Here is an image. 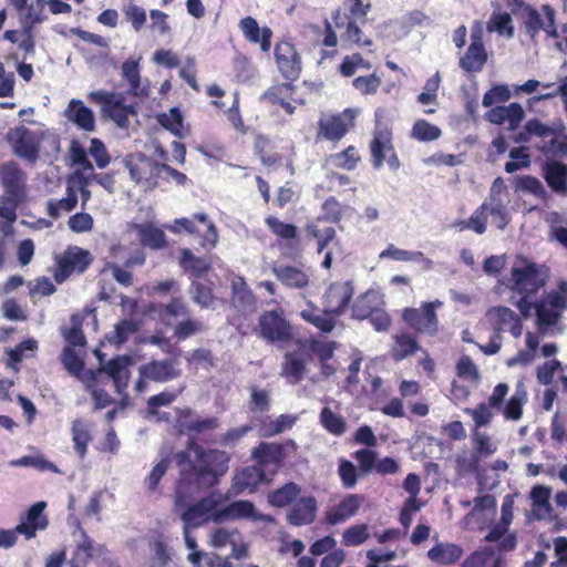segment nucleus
I'll return each mask as SVG.
<instances>
[{"label":"nucleus","instance_id":"44","mask_svg":"<svg viewBox=\"0 0 567 567\" xmlns=\"http://www.w3.org/2000/svg\"><path fill=\"white\" fill-rule=\"evenodd\" d=\"M328 161L336 168L353 171L361 162V156L354 145H349L343 151L331 154Z\"/></svg>","mask_w":567,"mask_h":567},{"label":"nucleus","instance_id":"31","mask_svg":"<svg viewBox=\"0 0 567 567\" xmlns=\"http://www.w3.org/2000/svg\"><path fill=\"white\" fill-rule=\"evenodd\" d=\"M381 306H384L382 296L375 290H367L354 300L351 307L352 318L368 319Z\"/></svg>","mask_w":567,"mask_h":567},{"label":"nucleus","instance_id":"63","mask_svg":"<svg viewBox=\"0 0 567 567\" xmlns=\"http://www.w3.org/2000/svg\"><path fill=\"white\" fill-rule=\"evenodd\" d=\"M158 123L176 136H182L183 116L177 107H172L168 113H162L157 117Z\"/></svg>","mask_w":567,"mask_h":567},{"label":"nucleus","instance_id":"5","mask_svg":"<svg viewBox=\"0 0 567 567\" xmlns=\"http://www.w3.org/2000/svg\"><path fill=\"white\" fill-rule=\"evenodd\" d=\"M124 165L131 179L141 185L145 192L153 190L158 186L163 163L138 152L128 154L124 159Z\"/></svg>","mask_w":567,"mask_h":567},{"label":"nucleus","instance_id":"26","mask_svg":"<svg viewBox=\"0 0 567 567\" xmlns=\"http://www.w3.org/2000/svg\"><path fill=\"white\" fill-rule=\"evenodd\" d=\"M362 503V497L358 494H349L336 506L327 512L324 520L328 525L334 526L347 522L353 517Z\"/></svg>","mask_w":567,"mask_h":567},{"label":"nucleus","instance_id":"60","mask_svg":"<svg viewBox=\"0 0 567 567\" xmlns=\"http://www.w3.org/2000/svg\"><path fill=\"white\" fill-rule=\"evenodd\" d=\"M78 204V194L76 192L69 186L66 188V196L59 199L58 202H49L48 212L52 218H58L60 216V212H71L75 208Z\"/></svg>","mask_w":567,"mask_h":567},{"label":"nucleus","instance_id":"54","mask_svg":"<svg viewBox=\"0 0 567 567\" xmlns=\"http://www.w3.org/2000/svg\"><path fill=\"white\" fill-rule=\"evenodd\" d=\"M540 301L563 312L567 308V280L560 278L557 289L547 291Z\"/></svg>","mask_w":567,"mask_h":567},{"label":"nucleus","instance_id":"41","mask_svg":"<svg viewBox=\"0 0 567 567\" xmlns=\"http://www.w3.org/2000/svg\"><path fill=\"white\" fill-rule=\"evenodd\" d=\"M516 316L512 309L504 306L493 307L486 312V318L493 331L498 334L507 330Z\"/></svg>","mask_w":567,"mask_h":567},{"label":"nucleus","instance_id":"13","mask_svg":"<svg viewBox=\"0 0 567 567\" xmlns=\"http://www.w3.org/2000/svg\"><path fill=\"white\" fill-rule=\"evenodd\" d=\"M274 56L277 69L285 81H297L300 78L302 61L292 42L278 41L275 44Z\"/></svg>","mask_w":567,"mask_h":567},{"label":"nucleus","instance_id":"17","mask_svg":"<svg viewBox=\"0 0 567 567\" xmlns=\"http://www.w3.org/2000/svg\"><path fill=\"white\" fill-rule=\"evenodd\" d=\"M230 303L237 313L250 317L257 311V298L243 276H236L230 284Z\"/></svg>","mask_w":567,"mask_h":567},{"label":"nucleus","instance_id":"12","mask_svg":"<svg viewBox=\"0 0 567 567\" xmlns=\"http://www.w3.org/2000/svg\"><path fill=\"white\" fill-rule=\"evenodd\" d=\"M190 499L182 508H176L174 505L176 512L183 511L181 518L184 522V528L199 527L209 519L214 522V516L218 512L217 507L220 504L219 495L213 493L193 505H188Z\"/></svg>","mask_w":567,"mask_h":567},{"label":"nucleus","instance_id":"39","mask_svg":"<svg viewBox=\"0 0 567 567\" xmlns=\"http://www.w3.org/2000/svg\"><path fill=\"white\" fill-rule=\"evenodd\" d=\"M122 76L130 86V93L134 96H146L148 91L141 87V73L138 61L127 59L122 64Z\"/></svg>","mask_w":567,"mask_h":567},{"label":"nucleus","instance_id":"16","mask_svg":"<svg viewBox=\"0 0 567 567\" xmlns=\"http://www.w3.org/2000/svg\"><path fill=\"white\" fill-rule=\"evenodd\" d=\"M271 272L287 289L306 291L310 288L311 277L303 266L274 264Z\"/></svg>","mask_w":567,"mask_h":567},{"label":"nucleus","instance_id":"22","mask_svg":"<svg viewBox=\"0 0 567 567\" xmlns=\"http://www.w3.org/2000/svg\"><path fill=\"white\" fill-rule=\"evenodd\" d=\"M0 183L6 192L27 194V173L16 161L0 164Z\"/></svg>","mask_w":567,"mask_h":567},{"label":"nucleus","instance_id":"10","mask_svg":"<svg viewBox=\"0 0 567 567\" xmlns=\"http://www.w3.org/2000/svg\"><path fill=\"white\" fill-rule=\"evenodd\" d=\"M259 336L268 342H287L292 338L291 326L279 307L264 311L258 319Z\"/></svg>","mask_w":567,"mask_h":567},{"label":"nucleus","instance_id":"23","mask_svg":"<svg viewBox=\"0 0 567 567\" xmlns=\"http://www.w3.org/2000/svg\"><path fill=\"white\" fill-rule=\"evenodd\" d=\"M27 194L3 192L0 195V218L4 221H0V231L4 236L12 235V225L17 220V209L19 205L24 200Z\"/></svg>","mask_w":567,"mask_h":567},{"label":"nucleus","instance_id":"56","mask_svg":"<svg viewBox=\"0 0 567 567\" xmlns=\"http://www.w3.org/2000/svg\"><path fill=\"white\" fill-rule=\"evenodd\" d=\"M441 134L440 127L425 120L415 121L411 130V136L419 142L435 141L440 138Z\"/></svg>","mask_w":567,"mask_h":567},{"label":"nucleus","instance_id":"8","mask_svg":"<svg viewBox=\"0 0 567 567\" xmlns=\"http://www.w3.org/2000/svg\"><path fill=\"white\" fill-rule=\"evenodd\" d=\"M87 97L91 102L100 104L104 114L120 127H127L130 115L136 114L133 105L124 103L122 94L100 90L91 92Z\"/></svg>","mask_w":567,"mask_h":567},{"label":"nucleus","instance_id":"40","mask_svg":"<svg viewBox=\"0 0 567 567\" xmlns=\"http://www.w3.org/2000/svg\"><path fill=\"white\" fill-rule=\"evenodd\" d=\"M419 349L420 346L415 337L409 333L396 334L391 348V357L396 362L402 361L403 359L414 354Z\"/></svg>","mask_w":567,"mask_h":567},{"label":"nucleus","instance_id":"2","mask_svg":"<svg viewBox=\"0 0 567 567\" xmlns=\"http://www.w3.org/2000/svg\"><path fill=\"white\" fill-rule=\"evenodd\" d=\"M550 270L546 265L517 256L511 269L509 289L519 295H536L549 279Z\"/></svg>","mask_w":567,"mask_h":567},{"label":"nucleus","instance_id":"21","mask_svg":"<svg viewBox=\"0 0 567 567\" xmlns=\"http://www.w3.org/2000/svg\"><path fill=\"white\" fill-rule=\"evenodd\" d=\"M238 27L249 43L258 44L264 53L270 51L274 32L269 27L260 28L257 20L250 16L243 18Z\"/></svg>","mask_w":567,"mask_h":567},{"label":"nucleus","instance_id":"14","mask_svg":"<svg viewBox=\"0 0 567 567\" xmlns=\"http://www.w3.org/2000/svg\"><path fill=\"white\" fill-rule=\"evenodd\" d=\"M354 293V289L349 281L332 282L322 296V305L326 313H331L334 318L342 316Z\"/></svg>","mask_w":567,"mask_h":567},{"label":"nucleus","instance_id":"53","mask_svg":"<svg viewBox=\"0 0 567 567\" xmlns=\"http://www.w3.org/2000/svg\"><path fill=\"white\" fill-rule=\"evenodd\" d=\"M295 82L296 81H286L270 86L264 93V99L270 104H279L285 100H292L296 92Z\"/></svg>","mask_w":567,"mask_h":567},{"label":"nucleus","instance_id":"36","mask_svg":"<svg viewBox=\"0 0 567 567\" xmlns=\"http://www.w3.org/2000/svg\"><path fill=\"white\" fill-rule=\"evenodd\" d=\"M142 246L153 250H159L167 247L165 233L152 223L138 224L135 227Z\"/></svg>","mask_w":567,"mask_h":567},{"label":"nucleus","instance_id":"52","mask_svg":"<svg viewBox=\"0 0 567 567\" xmlns=\"http://www.w3.org/2000/svg\"><path fill=\"white\" fill-rule=\"evenodd\" d=\"M372 64L370 61L365 60L361 53L355 52L350 55H346L338 70L339 73L344 78L353 76L359 69L370 70Z\"/></svg>","mask_w":567,"mask_h":567},{"label":"nucleus","instance_id":"11","mask_svg":"<svg viewBox=\"0 0 567 567\" xmlns=\"http://www.w3.org/2000/svg\"><path fill=\"white\" fill-rule=\"evenodd\" d=\"M357 112L352 109L323 116L318 121L317 140L341 141L354 127Z\"/></svg>","mask_w":567,"mask_h":567},{"label":"nucleus","instance_id":"19","mask_svg":"<svg viewBox=\"0 0 567 567\" xmlns=\"http://www.w3.org/2000/svg\"><path fill=\"white\" fill-rule=\"evenodd\" d=\"M542 177L551 194L567 196V164L558 159H546L542 164Z\"/></svg>","mask_w":567,"mask_h":567},{"label":"nucleus","instance_id":"28","mask_svg":"<svg viewBox=\"0 0 567 567\" xmlns=\"http://www.w3.org/2000/svg\"><path fill=\"white\" fill-rule=\"evenodd\" d=\"M64 116L84 132L95 130L94 114L81 100L72 99L64 111Z\"/></svg>","mask_w":567,"mask_h":567},{"label":"nucleus","instance_id":"37","mask_svg":"<svg viewBox=\"0 0 567 567\" xmlns=\"http://www.w3.org/2000/svg\"><path fill=\"white\" fill-rule=\"evenodd\" d=\"M73 447L78 456L83 460L87 454L89 443L92 441L91 426L81 419H75L71 424Z\"/></svg>","mask_w":567,"mask_h":567},{"label":"nucleus","instance_id":"6","mask_svg":"<svg viewBox=\"0 0 567 567\" xmlns=\"http://www.w3.org/2000/svg\"><path fill=\"white\" fill-rule=\"evenodd\" d=\"M6 140L12 152L19 158L30 164H35L40 157L42 136L24 125L10 128Z\"/></svg>","mask_w":567,"mask_h":567},{"label":"nucleus","instance_id":"18","mask_svg":"<svg viewBox=\"0 0 567 567\" xmlns=\"http://www.w3.org/2000/svg\"><path fill=\"white\" fill-rule=\"evenodd\" d=\"M254 461L267 473L269 466L274 474L286 457L285 445L276 442H260L251 452Z\"/></svg>","mask_w":567,"mask_h":567},{"label":"nucleus","instance_id":"7","mask_svg":"<svg viewBox=\"0 0 567 567\" xmlns=\"http://www.w3.org/2000/svg\"><path fill=\"white\" fill-rule=\"evenodd\" d=\"M91 254L78 246H69L61 256L56 258V266L53 278L56 284H63L72 275L83 274L92 264Z\"/></svg>","mask_w":567,"mask_h":567},{"label":"nucleus","instance_id":"49","mask_svg":"<svg viewBox=\"0 0 567 567\" xmlns=\"http://www.w3.org/2000/svg\"><path fill=\"white\" fill-rule=\"evenodd\" d=\"M319 419L322 427L332 435L340 436L347 430L344 419L328 406L321 410Z\"/></svg>","mask_w":567,"mask_h":567},{"label":"nucleus","instance_id":"33","mask_svg":"<svg viewBox=\"0 0 567 567\" xmlns=\"http://www.w3.org/2000/svg\"><path fill=\"white\" fill-rule=\"evenodd\" d=\"M254 153L261 164L268 168L277 169L282 165V156L274 151V145L265 135H257L254 140Z\"/></svg>","mask_w":567,"mask_h":567},{"label":"nucleus","instance_id":"30","mask_svg":"<svg viewBox=\"0 0 567 567\" xmlns=\"http://www.w3.org/2000/svg\"><path fill=\"white\" fill-rule=\"evenodd\" d=\"M300 317L323 333H330L336 327V318L331 313H326L324 308L319 309L312 301L307 302V308L300 311Z\"/></svg>","mask_w":567,"mask_h":567},{"label":"nucleus","instance_id":"27","mask_svg":"<svg viewBox=\"0 0 567 567\" xmlns=\"http://www.w3.org/2000/svg\"><path fill=\"white\" fill-rule=\"evenodd\" d=\"M140 374L154 382H167L179 375L173 360H153L140 368Z\"/></svg>","mask_w":567,"mask_h":567},{"label":"nucleus","instance_id":"20","mask_svg":"<svg viewBox=\"0 0 567 567\" xmlns=\"http://www.w3.org/2000/svg\"><path fill=\"white\" fill-rule=\"evenodd\" d=\"M525 112L522 105L513 102L507 106H495L485 113L484 118L492 124L506 125V130L516 131L524 120Z\"/></svg>","mask_w":567,"mask_h":567},{"label":"nucleus","instance_id":"38","mask_svg":"<svg viewBox=\"0 0 567 567\" xmlns=\"http://www.w3.org/2000/svg\"><path fill=\"white\" fill-rule=\"evenodd\" d=\"M179 265L184 272L194 278H200L210 269V262L203 257L195 256L190 249L181 251Z\"/></svg>","mask_w":567,"mask_h":567},{"label":"nucleus","instance_id":"3","mask_svg":"<svg viewBox=\"0 0 567 567\" xmlns=\"http://www.w3.org/2000/svg\"><path fill=\"white\" fill-rule=\"evenodd\" d=\"M382 110L375 111V126L372 132V138L369 143L371 163L373 168L380 169L386 162L391 171H398L401 166L400 159L393 145L392 128L383 123Z\"/></svg>","mask_w":567,"mask_h":567},{"label":"nucleus","instance_id":"42","mask_svg":"<svg viewBox=\"0 0 567 567\" xmlns=\"http://www.w3.org/2000/svg\"><path fill=\"white\" fill-rule=\"evenodd\" d=\"M550 488L537 485L530 491V498L533 503V513L537 519H543L551 513L549 503Z\"/></svg>","mask_w":567,"mask_h":567},{"label":"nucleus","instance_id":"55","mask_svg":"<svg viewBox=\"0 0 567 567\" xmlns=\"http://www.w3.org/2000/svg\"><path fill=\"white\" fill-rule=\"evenodd\" d=\"M555 132L548 125L542 123L538 118L529 120L525 124L524 132H519L515 138L516 142H527L529 136L535 135L542 138L554 136Z\"/></svg>","mask_w":567,"mask_h":567},{"label":"nucleus","instance_id":"32","mask_svg":"<svg viewBox=\"0 0 567 567\" xmlns=\"http://www.w3.org/2000/svg\"><path fill=\"white\" fill-rule=\"evenodd\" d=\"M516 190L533 195L545 206H548L553 199L551 193L546 188L543 182L532 175H520L515 178Z\"/></svg>","mask_w":567,"mask_h":567},{"label":"nucleus","instance_id":"59","mask_svg":"<svg viewBox=\"0 0 567 567\" xmlns=\"http://www.w3.org/2000/svg\"><path fill=\"white\" fill-rule=\"evenodd\" d=\"M189 292L193 301L202 308H209L215 301L213 288L203 282L193 281Z\"/></svg>","mask_w":567,"mask_h":567},{"label":"nucleus","instance_id":"57","mask_svg":"<svg viewBox=\"0 0 567 567\" xmlns=\"http://www.w3.org/2000/svg\"><path fill=\"white\" fill-rule=\"evenodd\" d=\"M83 319L79 315L71 317V327L63 332L69 347H84L86 339L82 330Z\"/></svg>","mask_w":567,"mask_h":567},{"label":"nucleus","instance_id":"62","mask_svg":"<svg viewBox=\"0 0 567 567\" xmlns=\"http://www.w3.org/2000/svg\"><path fill=\"white\" fill-rule=\"evenodd\" d=\"M235 538H240V532L237 528L217 527L210 533L209 545L214 548H221L231 545Z\"/></svg>","mask_w":567,"mask_h":567},{"label":"nucleus","instance_id":"58","mask_svg":"<svg viewBox=\"0 0 567 567\" xmlns=\"http://www.w3.org/2000/svg\"><path fill=\"white\" fill-rule=\"evenodd\" d=\"M157 312L159 318L165 321L168 318L186 317L189 315V309L182 297H174L168 303L159 305Z\"/></svg>","mask_w":567,"mask_h":567},{"label":"nucleus","instance_id":"47","mask_svg":"<svg viewBox=\"0 0 567 567\" xmlns=\"http://www.w3.org/2000/svg\"><path fill=\"white\" fill-rule=\"evenodd\" d=\"M371 536L370 526L365 523H359L343 530L341 542L347 547H358L364 544Z\"/></svg>","mask_w":567,"mask_h":567},{"label":"nucleus","instance_id":"9","mask_svg":"<svg viewBox=\"0 0 567 567\" xmlns=\"http://www.w3.org/2000/svg\"><path fill=\"white\" fill-rule=\"evenodd\" d=\"M176 413V429L181 434H186L189 440L200 437L207 432H214L220 426V421L217 416L200 417L195 415L190 408H175Z\"/></svg>","mask_w":567,"mask_h":567},{"label":"nucleus","instance_id":"29","mask_svg":"<svg viewBox=\"0 0 567 567\" xmlns=\"http://www.w3.org/2000/svg\"><path fill=\"white\" fill-rule=\"evenodd\" d=\"M130 358L126 355L111 359L99 372H105L113 381L118 393H122L128 385Z\"/></svg>","mask_w":567,"mask_h":567},{"label":"nucleus","instance_id":"24","mask_svg":"<svg viewBox=\"0 0 567 567\" xmlns=\"http://www.w3.org/2000/svg\"><path fill=\"white\" fill-rule=\"evenodd\" d=\"M265 481H267V473L255 463L254 465L243 467L235 474L231 488L235 494H241L245 491L254 492Z\"/></svg>","mask_w":567,"mask_h":567},{"label":"nucleus","instance_id":"61","mask_svg":"<svg viewBox=\"0 0 567 567\" xmlns=\"http://www.w3.org/2000/svg\"><path fill=\"white\" fill-rule=\"evenodd\" d=\"M527 394L525 390L517 388L504 406V415L508 420H519L523 414V404Z\"/></svg>","mask_w":567,"mask_h":567},{"label":"nucleus","instance_id":"1","mask_svg":"<svg viewBox=\"0 0 567 567\" xmlns=\"http://www.w3.org/2000/svg\"><path fill=\"white\" fill-rule=\"evenodd\" d=\"M195 460L189 461L187 452L177 454L179 478L175 488V506L182 508L200 487H213L228 472L231 456L224 450L205 449L194 440L187 442Z\"/></svg>","mask_w":567,"mask_h":567},{"label":"nucleus","instance_id":"15","mask_svg":"<svg viewBox=\"0 0 567 567\" xmlns=\"http://www.w3.org/2000/svg\"><path fill=\"white\" fill-rule=\"evenodd\" d=\"M265 225L276 237L278 247L289 252H299L301 239L298 227L291 223L280 220L278 217L268 215L265 218Z\"/></svg>","mask_w":567,"mask_h":567},{"label":"nucleus","instance_id":"46","mask_svg":"<svg viewBox=\"0 0 567 567\" xmlns=\"http://www.w3.org/2000/svg\"><path fill=\"white\" fill-rule=\"evenodd\" d=\"M82 538L83 540L76 545L70 559L71 567H86L94 555L95 546L93 539L84 530H82Z\"/></svg>","mask_w":567,"mask_h":567},{"label":"nucleus","instance_id":"48","mask_svg":"<svg viewBox=\"0 0 567 567\" xmlns=\"http://www.w3.org/2000/svg\"><path fill=\"white\" fill-rule=\"evenodd\" d=\"M300 493V487L296 483H286L281 487L269 494V503L275 507H285L291 504Z\"/></svg>","mask_w":567,"mask_h":567},{"label":"nucleus","instance_id":"64","mask_svg":"<svg viewBox=\"0 0 567 567\" xmlns=\"http://www.w3.org/2000/svg\"><path fill=\"white\" fill-rule=\"evenodd\" d=\"M487 213L492 216V223L498 229H504L509 223L507 208L499 198H491L489 204H487Z\"/></svg>","mask_w":567,"mask_h":567},{"label":"nucleus","instance_id":"35","mask_svg":"<svg viewBox=\"0 0 567 567\" xmlns=\"http://www.w3.org/2000/svg\"><path fill=\"white\" fill-rule=\"evenodd\" d=\"M256 518V508L250 501H235L223 509H218L214 516L215 523L226 519Z\"/></svg>","mask_w":567,"mask_h":567},{"label":"nucleus","instance_id":"51","mask_svg":"<svg viewBox=\"0 0 567 567\" xmlns=\"http://www.w3.org/2000/svg\"><path fill=\"white\" fill-rule=\"evenodd\" d=\"M536 322L540 329L554 327L560 319L563 312L548 306L546 302L537 301L534 305Z\"/></svg>","mask_w":567,"mask_h":567},{"label":"nucleus","instance_id":"50","mask_svg":"<svg viewBox=\"0 0 567 567\" xmlns=\"http://www.w3.org/2000/svg\"><path fill=\"white\" fill-rule=\"evenodd\" d=\"M306 363L297 353H286L282 363V374L290 379L292 383H298L303 379Z\"/></svg>","mask_w":567,"mask_h":567},{"label":"nucleus","instance_id":"25","mask_svg":"<svg viewBox=\"0 0 567 567\" xmlns=\"http://www.w3.org/2000/svg\"><path fill=\"white\" fill-rule=\"evenodd\" d=\"M318 511L313 496L299 498L287 513V520L292 526L310 525L315 522Z\"/></svg>","mask_w":567,"mask_h":567},{"label":"nucleus","instance_id":"4","mask_svg":"<svg viewBox=\"0 0 567 567\" xmlns=\"http://www.w3.org/2000/svg\"><path fill=\"white\" fill-rule=\"evenodd\" d=\"M443 306L439 299L422 302L419 308L410 307L402 310L403 322L416 334L435 337L439 332L436 310Z\"/></svg>","mask_w":567,"mask_h":567},{"label":"nucleus","instance_id":"43","mask_svg":"<svg viewBox=\"0 0 567 567\" xmlns=\"http://www.w3.org/2000/svg\"><path fill=\"white\" fill-rule=\"evenodd\" d=\"M297 417L290 414H280L275 420H264L260 423L259 433L262 437H271L291 429Z\"/></svg>","mask_w":567,"mask_h":567},{"label":"nucleus","instance_id":"45","mask_svg":"<svg viewBox=\"0 0 567 567\" xmlns=\"http://www.w3.org/2000/svg\"><path fill=\"white\" fill-rule=\"evenodd\" d=\"M487 51L484 45L470 44L463 55V70L480 72L487 62Z\"/></svg>","mask_w":567,"mask_h":567},{"label":"nucleus","instance_id":"34","mask_svg":"<svg viewBox=\"0 0 567 567\" xmlns=\"http://www.w3.org/2000/svg\"><path fill=\"white\" fill-rule=\"evenodd\" d=\"M427 558L437 565H453L461 558V547L453 543L439 542L426 553Z\"/></svg>","mask_w":567,"mask_h":567}]
</instances>
